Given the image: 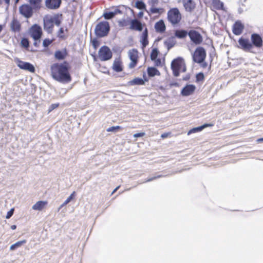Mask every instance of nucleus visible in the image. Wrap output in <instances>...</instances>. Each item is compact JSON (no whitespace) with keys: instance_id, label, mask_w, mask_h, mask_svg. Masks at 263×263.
Here are the masks:
<instances>
[{"instance_id":"nucleus-1","label":"nucleus","mask_w":263,"mask_h":263,"mask_svg":"<svg viewBox=\"0 0 263 263\" xmlns=\"http://www.w3.org/2000/svg\"><path fill=\"white\" fill-rule=\"evenodd\" d=\"M50 70L51 75L54 80L63 84L71 82V77L69 72V66L67 61L52 64Z\"/></svg>"},{"instance_id":"nucleus-2","label":"nucleus","mask_w":263,"mask_h":263,"mask_svg":"<svg viewBox=\"0 0 263 263\" xmlns=\"http://www.w3.org/2000/svg\"><path fill=\"white\" fill-rule=\"evenodd\" d=\"M171 68L173 75L176 77L180 75V71L185 72L186 71L184 60L183 58L180 57L174 59L172 61Z\"/></svg>"},{"instance_id":"nucleus-3","label":"nucleus","mask_w":263,"mask_h":263,"mask_svg":"<svg viewBox=\"0 0 263 263\" xmlns=\"http://www.w3.org/2000/svg\"><path fill=\"white\" fill-rule=\"evenodd\" d=\"M110 31L109 24L107 21L99 22L95 29V33L98 37H103L106 36Z\"/></svg>"},{"instance_id":"nucleus-4","label":"nucleus","mask_w":263,"mask_h":263,"mask_svg":"<svg viewBox=\"0 0 263 263\" xmlns=\"http://www.w3.org/2000/svg\"><path fill=\"white\" fill-rule=\"evenodd\" d=\"M181 14L177 8H171L167 11V20L173 26L178 24L181 21Z\"/></svg>"},{"instance_id":"nucleus-5","label":"nucleus","mask_w":263,"mask_h":263,"mask_svg":"<svg viewBox=\"0 0 263 263\" xmlns=\"http://www.w3.org/2000/svg\"><path fill=\"white\" fill-rule=\"evenodd\" d=\"M206 56V53L205 49L199 46L197 47L192 54L193 61L195 63H202L205 61Z\"/></svg>"},{"instance_id":"nucleus-6","label":"nucleus","mask_w":263,"mask_h":263,"mask_svg":"<svg viewBox=\"0 0 263 263\" xmlns=\"http://www.w3.org/2000/svg\"><path fill=\"white\" fill-rule=\"evenodd\" d=\"M98 54L100 60L102 61H108L112 56V52L107 46H102L99 50Z\"/></svg>"},{"instance_id":"nucleus-7","label":"nucleus","mask_w":263,"mask_h":263,"mask_svg":"<svg viewBox=\"0 0 263 263\" xmlns=\"http://www.w3.org/2000/svg\"><path fill=\"white\" fill-rule=\"evenodd\" d=\"M14 61L17 66L21 69L28 71L31 72H34L35 70L33 65L29 62L23 61L18 58L15 59Z\"/></svg>"},{"instance_id":"nucleus-8","label":"nucleus","mask_w":263,"mask_h":263,"mask_svg":"<svg viewBox=\"0 0 263 263\" xmlns=\"http://www.w3.org/2000/svg\"><path fill=\"white\" fill-rule=\"evenodd\" d=\"M33 9L29 4H23L19 7L20 13L26 18L31 17L33 14Z\"/></svg>"},{"instance_id":"nucleus-9","label":"nucleus","mask_w":263,"mask_h":263,"mask_svg":"<svg viewBox=\"0 0 263 263\" xmlns=\"http://www.w3.org/2000/svg\"><path fill=\"white\" fill-rule=\"evenodd\" d=\"M189 36L191 42H192L195 45H199L202 42V36L199 32L196 30H190L189 31Z\"/></svg>"},{"instance_id":"nucleus-10","label":"nucleus","mask_w":263,"mask_h":263,"mask_svg":"<svg viewBox=\"0 0 263 263\" xmlns=\"http://www.w3.org/2000/svg\"><path fill=\"white\" fill-rule=\"evenodd\" d=\"M128 55L131 61L128 65V68L130 69L134 68L137 64L138 60V51L136 49H133L128 51Z\"/></svg>"},{"instance_id":"nucleus-11","label":"nucleus","mask_w":263,"mask_h":263,"mask_svg":"<svg viewBox=\"0 0 263 263\" xmlns=\"http://www.w3.org/2000/svg\"><path fill=\"white\" fill-rule=\"evenodd\" d=\"M42 34V28L37 24H34L30 29V35L34 40L41 39Z\"/></svg>"},{"instance_id":"nucleus-12","label":"nucleus","mask_w":263,"mask_h":263,"mask_svg":"<svg viewBox=\"0 0 263 263\" xmlns=\"http://www.w3.org/2000/svg\"><path fill=\"white\" fill-rule=\"evenodd\" d=\"M251 44L256 48H260L263 45V41L261 35L256 33H253L251 35Z\"/></svg>"},{"instance_id":"nucleus-13","label":"nucleus","mask_w":263,"mask_h":263,"mask_svg":"<svg viewBox=\"0 0 263 263\" xmlns=\"http://www.w3.org/2000/svg\"><path fill=\"white\" fill-rule=\"evenodd\" d=\"M62 0H45L46 8L50 10H57L60 8Z\"/></svg>"},{"instance_id":"nucleus-14","label":"nucleus","mask_w":263,"mask_h":263,"mask_svg":"<svg viewBox=\"0 0 263 263\" xmlns=\"http://www.w3.org/2000/svg\"><path fill=\"white\" fill-rule=\"evenodd\" d=\"M238 42L240 46V48L244 51H250L252 48V44H251V42L248 39H245L241 37L239 38Z\"/></svg>"},{"instance_id":"nucleus-15","label":"nucleus","mask_w":263,"mask_h":263,"mask_svg":"<svg viewBox=\"0 0 263 263\" xmlns=\"http://www.w3.org/2000/svg\"><path fill=\"white\" fill-rule=\"evenodd\" d=\"M129 29L132 30L141 31L143 29V24L137 18L129 19Z\"/></svg>"},{"instance_id":"nucleus-16","label":"nucleus","mask_w":263,"mask_h":263,"mask_svg":"<svg viewBox=\"0 0 263 263\" xmlns=\"http://www.w3.org/2000/svg\"><path fill=\"white\" fill-rule=\"evenodd\" d=\"M196 87L193 84H187L181 90V95L186 97L192 95L195 90Z\"/></svg>"},{"instance_id":"nucleus-17","label":"nucleus","mask_w":263,"mask_h":263,"mask_svg":"<svg viewBox=\"0 0 263 263\" xmlns=\"http://www.w3.org/2000/svg\"><path fill=\"white\" fill-rule=\"evenodd\" d=\"M44 23V29L49 34L51 33L53 31V28L54 27L53 24L52 23L51 20L48 17V16H46L43 19Z\"/></svg>"},{"instance_id":"nucleus-18","label":"nucleus","mask_w":263,"mask_h":263,"mask_svg":"<svg viewBox=\"0 0 263 263\" xmlns=\"http://www.w3.org/2000/svg\"><path fill=\"white\" fill-rule=\"evenodd\" d=\"M244 29V25L239 21H237L233 26V33L236 35L241 34Z\"/></svg>"},{"instance_id":"nucleus-19","label":"nucleus","mask_w":263,"mask_h":263,"mask_svg":"<svg viewBox=\"0 0 263 263\" xmlns=\"http://www.w3.org/2000/svg\"><path fill=\"white\" fill-rule=\"evenodd\" d=\"M182 3L187 12H192L195 8V4L193 0H182Z\"/></svg>"},{"instance_id":"nucleus-20","label":"nucleus","mask_w":263,"mask_h":263,"mask_svg":"<svg viewBox=\"0 0 263 263\" xmlns=\"http://www.w3.org/2000/svg\"><path fill=\"white\" fill-rule=\"evenodd\" d=\"M48 17L50 20L51 19L52 24H55L57 26H60L63 20L62 14L61 13H56L53 16H48Z\"/></svg>"},{"instance_id":"nucleus-21","label":"nucleus","mask_w":263,"mask_h":263,"mask_svg":"<svg viewBox=\"0 0 263 263\" xmlns=\"http://www.w3.org/2000/svg\"><path fill=\"white\" fill-rule=\"evenodd\" d=\"M155 29L157 32L162 33L166 30V26L163 20H160L155 24Z\"/></svg>"},{"instance_id":"nucleus-22","label":"nucleus","mask_w":263,"mask_h":263,"mask_svg":"<svg viewBox=\"0 0 263 263\" xmlns=\"http://www.w3.org/2000/svg\"><path fill=\"white\" fill-rule=\"evenodd\" d=\"M10 28L14 32H18L21 30V25L20 22L14 18L10 23Z\"/></svg>"},{"instance_id":"nucleus-23","label":"nucleus","mask_w":263,"mask_h":263,"mask_svg":"<svg viewBox=\"0 0 263 263\" xmlns=\"http://www.w3.org/2000/svg\"><path fill=\"white\" fill-rule=\"evenodd\" d=\"M140 42L142 45V48H144L148 44V29L145 28L143 30L141 36Z\"/></svg>"},{"instance_id":"nucleus-24","label":"nucleus","mask_w":263,"mask_h":263,"mask_svg":"<svg viewBox=\"0 0 263 263\" xmlns=\"http://www.w3.org/2000/svg\"><path fill=\"white\" fill-rule=\"evenodd\" d=\"M67 52L66 48L62 50H57L54 53V57L58 60H64L67 55Z\"/></svg>"},{"instance_id":"nucleus-25","label":"nucleus","mask_w":263,"mask_h":263,"mask_svg":"<svg viewBox=\"0 0 263 263\" xmlns=\"http://www.w3.org/2000/svg\"><path fill=\"white\" fill-rule=\"evenodd\" d=\"M42 0H28L29 5L34 10H39L42 8Z\"/></svg>"},{"instance_id":"nucleus-26","label":"nucleus","mask_w":263,"mask_h":263,"mask_svg":"<svg viewBox=\"0 0 263 263\" xmlns=\"http://www.w3.org/2000/svg\"><path fill=\"white\" fill-rule=\"evenodd\" d=\"M112 68V69L117 72L122 71L123 70V67L121 61L118 59L115 60Z\"/></svg>"},{"instance_id":"nucleus-27","label":"nucleus","mask_w":263,"mask_h":263,"mask_svg":"<svg viewBox=\"0 0 263 263\" xmlns=\"http://www.w3.org/2000/svg\"><path fill=\"white\" fill-rule=\"evenodd\" d=\"M147 80L146 79L144 80L143 79L140 78H136L133 80L128 82V85L133 86V85H142L144 84L145 81H147Z\"/></svg>"},{"instance_id":"nucleus-28","label":"nucleus","mask_w":263,"mask_h":263,"mask_svg":"<svg viewBox=\"0 0 263 263\" xmlns=\"http://www.w3.org/2000/svg\"><path fill=\"white\" fill-rule=\"evenodd\" d=\"M189 35V32L184 29H177L175 32V36L178 39H182Z\"/></svg>"},{"instance_id":"nucleus-29","label":"nucleus","mask_w":263,"mask_h":263,"mask_svg":"<svg viewBox=\"0 0 263 263\" xmlns=\"http://www.w3.org/2000/svg\"><path fill=\"white\" fill-rule=\"evenodd\" d=\"M147 72L148 76L149 77H153L155 76L160 75L159 71L155 67H148L147 69Z\"/></svg>"},{"instance_id":"nucleus-30","label":"nucleus","mask_w":263,"mask_h":263,"mask_svg":"<svg viewBox=\"0 0 263 263\" xmlns=\"http://www.w3.org/2000/svg\"><path fill=\"white\" fill-rule=\"evenodd\" d=\"M164 44L167 47V50H169L175 46L176 41L174 37H170L164 41Z\"/></svg>"},{"instance_id":"nucleus-31","label":"nucleus","mask_w":263,"mask_h":263,"mask_svg":"<svg viewBox=\"0 0 263 263\" xmlns=\"http://www.w3.org/2000/svg\"><path fill=\"white\" fill-rule=\"evenodd\" d=\"M46 201H39L36 202L32 207V209L34 210H42L47 204Z\"/></svg>"},{"instance_id":"nucleus-32","label":"nucleus","mask_w":263,"mask_h":263,"mask_svg":"<svg viewBox=\"0 0 263 263\" xmlns=\"http://www.w3.org/2000/svg\"><path fill=\"white\" fill-rule=\"evenodd\" d=\"M212 4L213 7L217 10H223L224 4L220 0H213Z\"/></svg>"},{"instance_id":"nucleus-33","label":"nucleus","mask_w":263,"mask_h":263,"mask_svg":"<svg viewBox=\"0 0 263 263\" xmlns=\"http://www.w3.org/2000/svg\"><path fill=\"white\" fill-rule=\"evenodd\" d=\"M27 242L26 240H22L21 241H17L15 243L12 245L10 247V250L14 251L17 248L21 247L23 245L25 244Z\"/></svg>"},{"instance_id":"nucleus-34","label":"nucleus","mask_w":263,"mask_h":263,"mask_svg":"<svg viewBox=\"0 0 263 263\" xmlns=\"http://www.w3.org/2000/svg\"><path fill=\"white\" fill-rule=\"evenodd\" d=\"M135 7L141 10H146V5L142 1H137L135 4Z\"/></svg>"},{"instance_id":"nucleus-35","label":"nucleus","mask_w":263,"mask_h":263,"mask_svg":"<svg viewBox=\"0 0 263 263\" xmlns=\"http://www.w3.org/2000/svg\"><path fill=\"white\" fill-rule=\"evenodd\" d=\"M103 16L105 20H110L115 16V12H113L112 11L105 12L103 14Z\"/></svg>"},{"instance_id":"nucleus-36","label":"nucleus","mask_w":263,"mask_h":263,"mask_svg":"<svg viewBox=\"0 0 263 263\" xmlns=\"http://www.w3.org/2000/svg\"><path fill=\"white\" fill-rule=\"evenodd\" d=\"M159 52V50L156 48L152 49L150 55V58L152 61H154L157 58Z\"/></svg>"},{"instance_id":"nucleus-37","label":"nucleus","mask_w":263,"mask_h":263,"mask_svg":"<svg viewBox=\"0 0 263 263\" xmlns=\"http://www.w3.org/2000/svg\"><path fill=\"white\" fill-rule=\"evenodd\" d=\"M76 192L73 191L70 195L65 200V201L61 205L60 208L66 205L70 202L74 197Z\"/></svg>"},{"instance_id":"nucleus-38","label":"nucleus","mask_w":263,"mask_h":263,"mask_svg":"<svg viewBox=\"0 0 263 263\" xmlns=\"http://www.w3.org/2000/svg\"><path fill=\"white\" fill-rule=\"evenodd\" d=\"M21 45L23 47L28 49L29 47V41L27 38L23 37L21 41Z\"/></svg>"},{"instance_id":"nucleus-39","label":"nucleus","mask_w":263,"mask_h":263,"mask_svg":"<svg viewBox=\"0 0 263 263\" xmlns=\"http://www.w3.org/2000/svg\"><path fill=\"white\" fill-rule=\"evenodd\" d=\"M202 130H203L202 126H201V125L196 127H194V128H192L188 132L187 135H191V134H193V133H195L197 132H201Z\"/></svg>"},{"instance_id":"nucleus-40","label":"nucleus","mask_w":263,"mask_h":263,"mask_svg":"<svg viewBox=\"0 0 263 263\" xmlns=\"http://www.w3.org/2000/svg\"><path fill=\"white\" fill-rule=\"evenodd\" d=\"M129 19L125 20L123 19L118 21V24L120 27H125L127 26L129 24Z\"/></svg>"},{"instance_id":"nucleus-41","label":"nucleus","mask_w":263,"mask_h":263,"mask_svg":"<svg viewBox=\"0 0 263 263\" xmlns=\"http://www.w3.org/2000/svg\"><path fill=\"white\" fill-rule=\"evenodd\" d=\"M204 79V76L203 72H200L196 74V81L197 82L202 81Z\"/></svg>"},{"instance_id":"nucleus-42","label":"nucleus","mask_w":263,"mask_h":263,"mask_svg":"<svg viewBox=\"0 0 263 263\" xmlns=\"http://www.w3.org/2000/svg\"><path fill=\"white\" fill-rule=\"evenodd\" d=\"M161 10V8H156L155 7H151L149 11H147L148 13H151V14H157L160 13Z\"/></svg>"},{"instance_id":"nucleus-43","label":"nucleus","mask_w":263,"mask_h":263,"mask_svg":"<svg viewBox=\"0 0 263 263\" xmlns=\"http://www.w3.org/2000/svg\"><path fill=\"white\" fill-rule=\"evenodd\" d=\"M167 175H156V176H155L154 177L147 178V179H146L145 181H144L143 182V183L147 182H150V181L154 180L155 179H158V178H161V177H165Z\"/></svg>"},{"instance_id":"nucleus-44","label":"nucleus","mask_w":263,"mask_h":263,"mask_svg":"<svg viewBox=\"0 0 263 263\" xmlns=\"http://www.w3.org/2000/svg\"><path fill=\"white\" fill-rule=\"evenodd\" d=\"M121 127L120 126H111L108 128L106 130L108 132H117L119 129H121Z\"/></svg>"},{"instance_id":"nucleus-45","label":"nucleus","mask_w":263,"mask_h":263,"mask_svg":"<svg viewBox=\"0 0 263 263\" xmlns=\"http://www.w3.org/2000/svg\"><path fill=\"white\" fill-rule=\"evenodd\" d=\"M64 32V28L61 27L58 32L57 36L60 39H65V36L63 35Z\"/></svg>"},{"instance_id":"nucleus-46","label":"nucleus","mask_w":263,"mask_h":263,"mask_svg":"<svg viewBox=\"0 0 263 263\" xmlns=\"http://www.w3.org/2000/svg\"><path fill=\"white\" fill-rule=\"evenodd\" d=\"M52 42V41L49 39H45L43 40V46L47 48L51 44Z\"/></svg>"},{"instance_id":"nucleus-47","label":"nucleus","mask_w":263,"mask_h":263,"mask_svg":"<svg viewBox=\"0 0 263 263\" xmlns=\"http://www.w3.org/2000/svg\"><path fill=\"white\" fill-rule=\"evenodd\" d=\"M59 106V103H54L50 105L48 108V112L52 111Z\"/></svg>"},{"instance_id":"nucleus-48","label":"nucleus","mask_w":263,"mask_h":263,"mask_svg":"<svg viewBox=\"0 0 263 263\" xmlns=\"http://www.w3.org/2000/svg\"><path fill=\"white\" fill-rule=\"evenodd\" d=\"M92 45L95 49H97L99 47L100 43L97 39H94L92 41Z\"/></svg>"},{"instance_id":"nucleus-49","label":"nucleus","mask_w":263,"mask_h":263,"mask_svg":"<svg viewBox=\"0 0 263 263\" xmlns=\"http://www.w3.org/2000/svg\"><path fill=\"white\" fill-rule=\"evenodd\" d=\"M14 209V208L11 209L7 213L6 216V219H9L13 214Z\"/></svg>"},{"instance_id":"nucleus-50","label":"nucleus","mask_w":263,"mask_h":263,"mask_svg":"<svg viewBox=\"0 0 263 263\" xmlns=\"http://www.w3.org/2000/svg\"><path fill=\"white\" fill-rule=\"evenodd\" d=\"M158 0H149L148 3L151 7H155L158 4Z\"/></svg>"},{"instance_id":"nucleus-51","label":"nucleus","mask_w":263,"mask_h":263,"mask_svg":"<svg viewBox=\"0 0 263 263\" xmlns=\"http://www.w3.org/2000/svg\"><path fill=\"white\" fill-rule=\"evenodd\" d=\"M153 61L155 62V66H162L161 60L160 58H156V59L154 60Z\"/></svg>"},{"instance_id":"nucleus-52","label":"nucleus","mask_w":263,"mask_h":263,"mask_svg":"<svg viewBox=\"0 0 263 263\" xmlns=\"http://www.w3.org/2000/svg\"><path fill=\"white\" fill-rule=\"evenodd\" d=\"M113 12H115V16L117 14H122V11L119 9L118 8L116 7L114 9V10L112 11Z\"/></svg>"},{"instance_id":"nucleus-53","label":"nucleus","mask_w":263,"mask_h":263,"mask_svg":"<svg viewBox=\"0 0 263 263\" xmlns=\"http://www.w3.org/2000/svg\"><path fill=\"white\" fill-rule=\"evenodd\" d=\"M144 135H145V133L143 132L136 133L134 135V137H135V138L141 137H143Z\"/></svg>"},{"instance_id":"nucleus-54","label":"nucleus","mask_w":263,"mask_h":263,"mask_svg":"<svg viewBox=\"0 0 263 263\" xmlns=\"http://www.w3.org/2000/svg\"><path fill=\"white\" fill-rule=\"evenodd\" d=\"M198 64H200V66L201 67L205 68L208 66V63L205 62V61H203L202 63H197Z\"/></svg>"},{"instance_id":"nucleus-55","label":"nucleus","mask_w":263,"mask_h":263,"mask_svg":"<svg viewBox=\"0 0 263 263\" xmlns=\"http://www.w3.org/2000/svg\"><path fill=\"white\" fill-rule=\"evenodd\" d=\"M212 49H213V51L211 52V53H210V58H211V60H212V57L213 55H215V48L213 46H212Z\"/></svg>"},{"instance_id":"nucleus-56","label":"nucleus","mask_w":263,"mask_h":263,"mask_svg":"<svg viewBox=\"0 0 263 263\" xmlns=\"http://www.w3.org/2000/svg\"><path fill=\"white\" fill-rule=\"evenodd\" d=\"M190 79V74H187L185 76H184L182 78V80L186 81H188Z\"/></svg>"},{"instance_id":"nucleus-57","label":"nucleus","mask_w":263,"mask_h":263,"mask_svg":"<svg viewBox=\"0 0 263 263\" xmlns=\"http://www.w3.org/2000/svg\"><path fill=\"white\" fill-rule=\"evenodd\" d=\"M34 42L33 43V45L34 46H35L36 47H37L39 46V44L40 43V39H39V40H34Z\"/></svg>"},{"instance_id":"nucleus-58","label":"nucleus","mask_w":263,"mask_h":263,"mask_svg":"<svg viewBox=\"0 0 263 263\" xmlns=\"http://www.w3.org/2000/svg\"><path fill=\"white\" fill-rule=\"evenodd\" d=\"M213 125L212 124L205 123V124L202 125L201 126H202V129H203L204 128H205L207 127L212 126Z\"/></svg>"},{"instance_id":"nucleus-59","label":"nucleus","mask_w":263,"mask_h":263,"mask_svg":"<svg viewBox=\"0 0 263 263\" xmlns=\"http://www.w3.org/2000/svg\"><path fill=\"white\" fill-rule=\"evenodd\" d=\"M171 86L178 87L179 84L177 82H172L170 84Z\"/></svg>"},{"instance_id":"nucleus-60","label":"nucleus","mask_w":263,"mask_h":263,"mask_svg":"<svg viewBox=\"0 0 263 263\" xmlns=\"http://www.w3.org/2000/svg\"><path fill=\"white\" fill-rule=\"evenodd\" d=\"M168 135V133H163L161 135V137L163 139L166 138Z\"/></svg>"},{"instance_id":"nucleus-61","label":"nucleus","mask_w":263,"mask_h":263,"mask_svg":"<svg viewBox=\"0 0 263 263\" xmlns=\"http://www.w3.org/2000/svg\"><path fill=\"white\" fill-rule=\"evenodd\" d=\"M143 16V12L142 11H140L138 14V16L140 18L142 17Z\"/></svg>"},{"instance_id":"nucleus-62","label":"nucleus","mask_w":263,"mask_h":263,"mask_svg":"<svg viewBox=\"0 0 263 263\" xmlns=\"http://www.w3.org/2000/svg\"><path fill=\"white\" fill-rule=\"evenodd\" d=\"M6 4H7V9H8V6L10 4V0H4Z\"/></svg>"},{"instance_id":"nucleus-63","label":"nucleus","mask_w":263,"mask_h":263,"mask_svg":"<svg viewBox=\"0 0 263 263\" xmlns=\"http://www.w3.org/2000/svg\"><path fill=\"white\" fill-rule=\"evenodd\" d=\"M119 187H120V186H117V187H116V188L114 190V191H112V193H111V194H112L115 193V192H116V191L119 189Z\"/></svg>"},{"instance_id":"nucleus-64","label":"nucleus","mask_w":263,"mask_h":263,"mask_svg":"<svg viewBox=\"0 0 263 263\" xmlns=\"http://www.w3.org/2000/svg\"><path fill=\"white\" fill-rule=\"evenodd\" d=\"M257 141L258 142H263V138H259L257 140Z\"/></svg>"}]
</instances>
